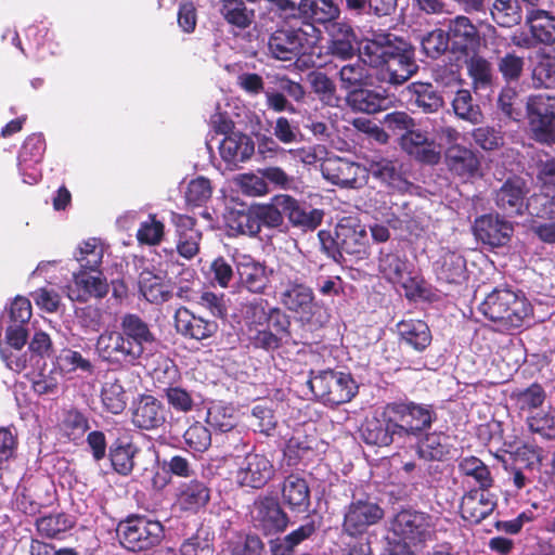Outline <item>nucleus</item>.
Returning a JSON list of instances; mask_svg holds the SVG:
<instances>
[{"instance_id": "obj_12", "label": "nucleus", "mask_w": 555, "mask_h": 555, "mask_svg": "<svg viewBox=\"0 0 555 555\" xmlns=\"http://www.w3.org/2000/svg\"><path fill=\"white\" fill-rule=\"evenodd\" d=\"M529 188L520 177L506 179L494 192L495 207L504 217L514 218L522 216L526 211L531 215L533 197L528 198Z\"/></svg>"}, {"instance_id": "obj_5", "label": "nucleus", "mask_w": 555, "mask_h": 555, "mask_svg": "<svg viewBox=\"0 0 555 555\" xmlns=\"http://www.w3.org/2000/svg\"><path fill=\"white\" fill-rule=\"evenodd\" d=\"M307 385L317 400L328 405L347 403L358 392V385L350 373L333 369L310 370Z\"/></svg>"}, {"instance_id": "obj_32", "label": "nucleus", "mask_w": 555, "mask_h": 555, "mask_svg": "<svg viewBox=\"0 0 555 555\" xmlns=\"http://www.w3.org/2000/svg\"><path fill=\"white\" fill-rule=\"evenodd\" d=\"M281 495L283 503L292 512L305 513L311 505L309 483L299 473H291L284 478Z\"/></svg>"}, {"instance_id": "obj_51", "label": "nucleus", "mask_w": 555, "mask_h": 555, "mask_svg": "<svg viewBox=\"0 0 555 555\" xmlns=\"http://www.w3.org/2000/svg\"><path fill=\"white\" fill-rule=\"evenodd\" d=\"M459 472L462 476L470 477L478 485L477 489L489 490L494 482L489 467L477 456L470 455L459 461Z\"/></svg>"}, {"instance_id": "obj_38", "label": "nucleus", "mask_w": 555, "mask_h": 555, "mask_svg": "<svg viewBox=\"0 0 555 555\" xmlns=\"http://www.w3.org/2000/svg\"><path fill=\"white\" fill-rule=\"evenodd\" d=\"M75 518L65 513H50L36 518L35 528L37 533L48 540H60L64 534L74 528Z\"/></svg>"}, {"instance_id": "obj_55", "label": "nucleus", "mask_w": 555, "mask_h": 555, "mask_svg": "<svg viewBox=\"0 0 555 555\" xmlns=\"http://www.w3.org/2000/svg\"><path fill=\"white\" fill-rule=\"evenodd\" d=\"M525 57L515 51L496 57V69L504 83H519L525 73Z\"/></svg>"}, {"instance_id": "obj_10", "label": "nucleus", "mask_w": 555, "mask_h": 555, "mask_svg": "<svg viewBox=\"0 0 555 555\" xmlns=\"http://www.w3.org/2000/svg\"><path fill=\"white\" fill-rule=\"evenodd\" d=\"M385 516L384 508L369 495L354 496L344 509L343 532L351 538L363 535L367 529L377 525Z\"/></svg>"}, {"instance_id": "obj_35", "label": "nucleus", "mask_w": 555, "mask_h": 555, "mask_svg": "<svg viewBox=\"0 0 555 555\" xmlns=\"http://www.w3.org/2000/svg\"><path fill=\"white\" fill-rule=\"evenodd\" d=\"M238 287L253 294H263L268 287L269 279L266 267L250 257L244 256L236 263Z\"/></svg>"}, {"instance_id": "obj_61", "label": "nucleus", "mask_w": 555, "mask_h": 555, "mask_svg": "<svg viewBox=\"0 0 555 555\" xmlns=\"http://www.w3.org/2000/svg\"><path fill=\"white\" fill-rule=\"evenodd\" d=\"M206 423L221 434L232 429L236 424L233 409L222 403H212L207 410Z\"/></svg>"}, {"instance_id": "obj_33", "label": "nucleus", "mask_w": 555, "mask_h": 555, "mask_svg": "<svg viewBox=\"0 0 555 555\" xmlns=\"http://www.w3.org/2000/svg\"><path fill=\"white\" fill-rule=\"evenodd\" d=\"M266 326H269L271 328V334L276 337V340L273 343L272 347L259 348L260 350L269 352L280 349L283 345H298L307 343L306 336L304 334L295 336L292 333L291 317L280 307L269 308V318Z\"/></svg>"}, {"instance_id": "obj_60", "label": "nucleus", "mask_w": 555, "mask_h": 555, "mask_svg": "<svg viewBox=\"0 0 555 555\" xmlns=\"http://www.w3.org/2000/svg\"><path fill=\"white\" fill-rule=\"evenodd\" d=\"M379 271L392 283H402L408 273L406 260L400 258L397 254H380L378 259Z\"/></svg>"}, {"instance_id": "obj_48", "label": "nucleus", "mask_w": 555, "mask_h": 555, "mask_svg": "<svg viewBox=\"0 0 555 555\" xmlns=\"http://www.w3.org/2000/svg\"><path fill=\"white\" fill-rule=\"evenodd\" d=\"M46 149V139L42 133H31L25 139L18 153L21 175H26L28 168L38 166L42 162Z\"/></svg>"}, {"instance_id": "obj_53", "label": "nucleus", "mask_w": 555, "mask_h": 555, "mask_svg": "<svg viewBox=\"0 0 555 555\" xmlns=\"http://www.w3.org/2000/svg\"><path fill=\"white\" fill-rule=\"evenodd\" d=\"M468 76L475 90H487L494 83L493 67L490 61L481 55H473L467 62Z\"/></svg>"}, {"instance_id": "obj_46", "label": "nucleus", "mask_w": 555, "mask_h": 555, "mask_svg": "<svg viewBox=\"0 0 555 555\" xmlns=\"http://www.w3.org/2000/svg\"><path fill=\"white\" fill-rule=\"evenodd\" d=\"M163 398L168 408L178 414H189L198 405L195 391L173 383H169L163 388Z\"/></svg>"}, {"instance_id": "obj_50", "label": "nucleus", "mask_w": 555, "mask_h": 555, "mask_svg": "<svg viewBox=\"0 0 555 555\" xmlns=\"http://www.w3.org/2000/svg\"><path fill=\"white\" fill-rule=\"evenodd\" d=\"M139 291L146 301L154 305L167 302L172 297L170 283L152 273L142 275L139 281Z\"/></svg>"}, {"instance_id": "obj_41", "label": "nucleus", "mask_w": 555, "mask_h": 555, "mask_svg": "<svg viewBox=\"0 0 555 555\" xmlns=\"http://www.w3.org/2000/svg\"><path fill=\"white\" fill-rule=\"evenodd\" d=\"M314 440L307 436H292L283 450L288 466H308L315 461L318 452L313 446Z\"/></svg>"}, {"instance_id": "obj_44", "label": "nucleus", "mask_w": 555, "mask_h": 555, "mask_svg": "<svg viewBox=\"0 0 555 555\" xmlns=\"http://www.w3.org/2000/svg\"><path fill=\"white\" fill-rule=\"evenodd\" d=\"M369 171L375 179H378L392 190L404 192L410 186L409 181L403 177L400 168L393 160L383 158L373 162L370 165Z\"/></svg>"}, {"instance_id": "obj_37", "label": "nucleus", "mask_w": 555, "mask_h": 555, "mask_svg": "<svg viewBox=\"0 0 555 555\" xmlns=\"http://www.w3.org/2000/svg\"><path fill=\"white\" fill-rule=\"evenodd\" d=\"M357 35L351 25L346 22H337L332 26L328 52L343 61L350 60L356 54L354 43Z\"/></svg>"}, {"instance_id": "obj_52", "label": "nucleus", "mask_w": 555, "mask_h": 555, "mask_svg": "<svg viewBox=\"0 0 555 555\" xmlns=\"http://www.w3.org/2000/svg\"><path fill=\"white\" fill-rule=\"evenodd\" d=\"M452 108L460 119L477 125L482 121L483 114L478 103L467 89H459L452 100Z\"/></svg>"}, {"instance_id": "obj_58", "label": "nucleus", "mask_w": 555, "mask_h": 555, "mask_svg": "<svg viewBox=\"0 0 555 555\" xmlns=\"http://www.w3.org/2000/svg\"><path fill=\"white\" fill-rule=\"evenodd\" d=\"M338 77L340 88L347 93L359 87H365L370 79V74L365 64L358 60L354 63H348L341 66L338 72Z\"/></svg>"}, {"instance_id": "obj_39", "label": "nucleus", "mask_w": 555, "mask_h": 555, "mask_svg": "<svg viewBox=\"0 0 555 555\" xmlns=\"http://www.w3.org/2000/svg\"><path fill=\"white\" fill-rule=\"evenodd\" d=\"M526 25L538 43H555V15L545 10L531 9L526 16Z\"/></svg>"}, {"instance_id": "obj_17", "label": "nucleus", "mask_w": 555, "mask_h": 555, "mask_svg": "<svg viewBox=\"0 0 555 555\" xmlns=\"http://www.w3.org/2000/svg\"><path fill=\"white\" fill-rule=\"evenodd\" d=\"M291 20H302L313 31L315 26L327 28L330 24L337 23L340 8L335 0H299Z\"/></svg>"}, {"instance_id": "obj_43", "label": "nucleus", "mask_w": 555, "mask_h": 555, "mask_svg": "<svg viewBox=\"0 0 555 555\" xmlns=\"http://www.w3.org/2000/svg\"><path fill=\"white\" fill-rule=\"evenodd\" d=\"M337 238L340 240V249L344 254L363 258L367 251V236L364 229L353 228L349 224H337Z\"/></svg>"}, {"instance_id": "obj_45", "label": "nucleus", "mask_w": 555, "mask_h": 555, "mask_svg": "<svg viewBox=\"0 0 555 555\" xmlns=\"http://www.w3.org/2000/svg\"><path fill=\"white\" fill-rule=\"evenodd\" d=\"M449 436L442 431L426 434L417 442V455L425 461H443L450 453Z\"/></svg>"}, {"instance_id": "obj_64", "label": "nucleus", "mask_w": 555, "mask_h": 555, "mask_svg": "<svg viewBox=\"0 0 555 555\" xmlns=\"http://www.w3.org/2000/svg\"><path fill=\"white\" fill-rule=\"evenodd\" d=\"M382 124L384 129L390 135L398 138V141H400L403 135L416 126L414 118L406 112L401 111H395L386 114Z\"/></svg>"}, {"instance_id": "obj_25", "label": "nucleus", "mask_w": 555, "mask_h": 555, "mask_svg": "<svg viewBox=\"0 0 555 555\" xmlns=\"http://www.w3.org/2000/svg\"><path fill=\"white\" fill-rule=\"evenodd\" d=\"M400 147L420 163L436 165L440 159V152L436 149L434 138L425 130L412 128L399 141Z\"/></svg>"}, {"instance_id": "obj_7", "label": "nucleus", "mask_w": 555, "mask_h": 555, "mask_svg": "<svg viewBox=\"0 0 555 555\" xmlns=\"http://www.w3.org/2000/svg\"><path fill=\"white\" fill-rule=\"evenodd\" d=\"M116 534L124 548L137 553L159 545L165 537V530L158 520L131 515L118 522Z\"/></svg>"}, {"instance_id": "obj_4", "label": "nucleus", "mask_w": 555, "mask_h": 555, "mask_svg": "<svg viewBox=\"0 0 555 555\" xmlns=\"http://www.w3.org/2000/svg\"><path fill=\"white\" fill-rule=\"evenodd\" d=\"M279 301L285 310L292 312L296 320L309 331L323 327L328 321V313L315 300L313 289L305 283L288 282L279 293Z\"/></svg>"}, {"instance_id": "obj_13", "label": "nucleus", "mask_w": 555, "mask_h": 555, "mask_svg": "<svg viewBox=\"0 0 555 555\" xmlns=\"http://www.w3.org/2000/svg\"><path fill=\"white\" fill-rule=\"evenodd\" d=\"M431 516L414 509H401L390 521V529L404 544L418 545L431 539Z\"/></svg>"}, {"instance_id": "obj_8", "label": "nucleus", "mask_w": 555, "mask_h": 555, "mask_svg": "<svg viewBox=\"0 0 555 555\" xmlns=\"http://www.w3.org/2000/svg\"><path fill=\"white\" fill-rule=\"evenodd\" d=\"M525 117L531 139L551 146L555 143V95L530 94L525 103Z\"/></svg>"}, {"instance_id": "obj_18", "label": "nucleus", "mask_w": 555, "mask_h": 555, "mask_svg": "<svg viewBox=\"0 0 555 555\" xmlns=\"http://www.w3.org/2000/svg\"><path fill=\"white\" fill-rule=\"evenodd\" d=\"M324 179L343 188H358L360 178H365L366 169L358 163L339 156L325 157L321 163Z\"/></svg>"}, {"instance_id": "obj_19", "label": "nucleus", "mask_w": 555, "mask_h": 555, "mask_svg": "<svg viewBox=\"0 0 555 555\" xmlns=\"http://www.w3.org/2000/svg\"><path fill=\"white\" fill-rule=\"evenodd\" d=\"M108 291L109 285L102 271L78 270L73 273V284L68 286L67 296L72 301L87 302L91 298H104Z\"/></svg>"}, {"instance_id": "obj_14", "label": "nucleus", "mask_w": 555, "mask_h": 555, "mask_svg": "<svg viewBox=\"0 0 555 555\" xmlns=\"http://www.w3.org/2000/svg\"><path fill=\"white\" fill-rule=\"evenodd\" d=\"M275 475L273 461L264 453L249 451L237 463L235 482L241 488L262 489Z\"/></svg>"}, {"instance_id": "obj_24", "label": "nucleus", "mask_w": 555, "mask_h": 555, "mask_svg": "<svg viewBox=\"0 0 555 555\" xmlns=\"http://www.w3.org/2000/svg\"><path fill=\"white\" fill-rule=\"evenodd\" d=\"M173 322L178 334L198 341L212 337L218 331V324L215 321L195 315L183 306L176 310Z\"/></svg>"}, {"instance_id": "obj_27", "label": "nucleus", "mask_w": 555, "mask_h": 555, "mask_svg": "<svg viewBox=\"0 0 555 555\" xmlns=\"http://www.w3.org/2000/svg\"><path fill=\"white\" fill-rule=\"evenodd\" d=\"M282 202L284 218L292 227L306 232L315 230L322 223L323 210L311 208L288 194H282Z\"/></svg>"}, {"instance_id": "obj_54", "label": "nucleus", "mask_w": 555, "mask_h": 555, "mask_svg": "<svg viewBox=\"0 0 555 555\" xmlns=\"http://www.w3.org/2000/svg\"><path fill=\"white\" fill-rule=\"evenodd\" d=\"M531 80L534 89L555 88V50L539 56L531 70Z\"/></svg>"}, {"instance_id": "obj_1", "label": "nucleus", "mask_w": 555, "mask_h": 555, "mask_svg": "<svg viewBox=\"0 0 555 555\" xmlns=\"http://www.w3.org/2000/svg\"><path fill=\"white\" fill-rule=\"evenodd\" d=\"M157 338L151 326L139 314L126 313L121 317L118 330L103 331L95 343L99 358L116 367H130L140 364L146 356V347Z\"/></svg>"}, {"instance_id": "obj_23", "label": "nucleus", "mask_w": 555, "mask_h": 555, "mask_svg": "<svg viewBox=\"0 0 555 555\" xmlns=\"http://www.w3.org/2000/svg\"><path fill=\"white\" fill-rule=\"evenodd\" d=\"M473 229L476 238L491 247L506 245L514 230L512 223L501 219L498 214H488L478 217L475 220Z\"/></svg>"}, {"instance_id": "obj_34", "label": "nucleus", "mask_w": 555, "mask_h": 555, "mask_svg": "<svg viewBox=\"0 0 555 555\" xmlns=\"http://www.w3.org/2000/svg\"><path fill=\"white\" fill-rule=\"evenodd\" d=\"M210 492V488L204 481L192 479L181 482L176 494V503L183 512L197 513L209 503Z\"/></svg>"}, {"instance_id": "obj_47", "label": "nucleus", "mask_w": 555, "mask_h": 555, "mask_svg": "<svg viewBox=\"0 0 555 555\" xmlns=\"http://www.w3.org/2000/svg\"><path fill=\"white\" fill-rule=\"evenodd\" d=\"M255 208L260 230L262 228L279 231L287 230V225L284 223L282 194L271 197L268 204L255 205Z\"/></svg>"}, {"instance_id": "obj_57", "label": "nucleus", "mask_w": 555, "mask_h": 555, "mask_svg": "<svg viewBox=\"0 0 555 555\" xmlns=\"http://www.w3.org/2000/svg\"><path fill=\"white\" fill-rule=\"evenodd\" d=\"M490 13L493 21L501 27H513L522 20L517 0H495L490 8Z\"/></svg>"}, {"instance_id": "obj_22", "label": "nucleus", "mask_w": 555, "mask_h": 555, "mask_svg": "<svg viewBox=\"0 0 555 555\" xmlns=\"http://www.w3.org/2000/svg\"><path fill=\"white\" fill-rule=\"evenodd\" d=\"M167 413L159 399L152 395H140L133 403L131 422L141 430H155L166 424Z\"/></svg>"}, {"instance_id": "obj_3", "label": "nucleus", "mask_w": 555, "mask_h": 555, "mask_svg": "<svg viewBox=\"0 0 555 555\" xmlns=\"http://www.w3.org/2000/svg\"><path fill=\"white\" fill-rule=\"evenodd\" d=\"M479 311L503 331L522 327L533 317V307L521 291L496 287L479 305Z\"/></svg>"}, {"instance_id": "obj_30", "label": "nucleus", "mask_w": 555, "mask_h": 555, "mask_svg": "<svg viewBox=\"0 0 555 555\" xmlns=\"http://www.w3.org/2000/svg\"><path fill=\"white\" fill-rule=\"evenodd\" d=\"M399 343L414 352L423 353L433 343L428 324L420 319L401 320L396 324Z\"/></svg>"}, {"instance_id": "obj_6", "label": "nucleus", "mask_w": 555, "mask_h": 555, "mask_svg": "<svg viewBox=\"0 0 555 555\" xmlns=\"http://www.w3.org/2000/svg\"><path fill=\"white\" fill-rule=\"evenodd\" d=\"M388 414L397 427L398 438L418 437L437 421L433 404L399 400L388 403Z\"/></svg>"}, {"instance_id": "obj_49", "label": "nucleus", "mask_w": 555, "mask_h": 555, "mask_svg": "<svg viewBox=\"0 0 555 555\" xmlns=\"http://www.w3.org/2000/svg\"><path fill=\"white\" fill-rule=\"evenodd\" d=\"M219 13L229 25L241 30L248 28L255 18L254 10L244 0H220Z\"/></svg>"}, {"instance_id": "obj_9", "label": "nucleus", "mask_w": 555, "mask_h": 555, "mask_svg": "<svg viewBox=\"0 0 555 555\" xmlns=\"http://www.w3.org/2000/svg\"><path fill=\"white\" fill-rule=\"evenodd\" d=\"M268 300L255 298L244 306L243 336L247 345L254 349L270 348L276 340L271 328L266 326L269 318Z\"/></svg>"}, {"instance_id": "obj_16", "label": "nucleus", "mask_w": 555, "mask_h": 555, "mask_svg": "<svg viewBox=\"0 0 555 555\" xmlns=\"http://www.w3.org/2000/svg\"><path fill=\"white\" fill-rule=\"evenodd\" d=\"M444 165L451 176L463 182L481 175V157L478 152L460 143L446 149Z\"/></svg>"}, {"instance_id": "obj_62", "label": "nucleus", "mask_w": 555, "mask_h": 555, "mask_svg": "<svg viewBox=\"0 0 555 555\" xmlns=\"http://www.w3.org/2000/svg\"><path fill=\"white\" fill-rule=\"evenodd\" d=\"M165 235V224L158 220L155 214H150L147 220L140 223L137 231V240L140 244L159 245Z\"/></svg>"}, {"instance_id": "obj_15", "label": "nucleus", "mask_w": 555, "mask_h": 555, "mask_svg": "<svg viewBox=\"0 0 555 555\" xmlns=\"http://www.w3.org/2000/svg\"><path fill=\"white\" fill-rule=\"evenodd\" d=\"M57 503V492L53 481L46 477L31 480L16 498V507L27 516H37L42 509Z\"/></svg>"}, {"instance_id": "obj_21", "label": "nucleus", "mask_w": 555, "mask_h": 555, "mask_svg": "<svg viewBox=\"0 0 555 555\" xmlns=\"http://www.w3.org/2000/svg\"><path fill=\"white\" fill-rule=\"evenodd\" d=\"M302 28H278L268 40L270 55L280 61H292L305 53Z\"/></svg>"}, {"instance_id": "obj_31", "label": "nucleus", "mask_w": 555, "mask_h": 555, "mask_svg": "<svg viewBox=\"0 0 555 555\" xmlns=\"http://www.w3.org/2000/svg\"><path fill=\"white\" fill-rule=\"evenodd\" d=\"M139 448L133 441V437L128 431L119 436L111 443L108 448V459L112 468L120 476H129L134 468V457Z\"/></svg>"}, {"instance_id": "obj_36", "label": "nucleus", "mask_w": 555, "mask_h": 555, "mask_svg": "<svg viewBox=\"0 0 555 555\" xmlns=\"http://www.w3.org/2000/svg\"><path fill=\"white\" fill-rule=\"evenodd\" d=\"M222 159L233 166L250 158L255 152L253 139L242 132L231 133L221 141L219 146Z\"/></svg>"}, {"instance_id": "obj_59", "label": "nucleus", "mask_w": 555, "mask_h": 555, "mask_svg": "<svg viewBox=\"0 0 555 555\" xmlns=\"http://www.w3.org/2000/svg\"><path fill=\"white\" fill-rule=\"evenodd\" d=\"M101 400L106 412L120 414L127 406V395L121 383L118 379L105 383Z\"/></svg>"}, {"instance_id": "obj_11", "label": "nucleus", "mask_w": 555, "mask_h": 555, "mask_svg": "<svg viewBox=\"0 0 555 555\" xmlns=\"http://www.w3.org/2000/svg\"><path fill=\"white\" fill-rule=\"evenodd\" d=\"M250 522L263 535H275L286 530L289 524L287 513L272 495L258 496L250 507Z\"/></svg>"}, {"instance_id": "obj_2", "label": "nucleus", "mask_w": 555, "mask_h": 555, "mask_svg": "<svg viewBox=\"0 0 555 555\" xmlns=\"http://www.w3.org/2000/svg\"><path fill=\"white\" fill-rule=\"evenodd\" d=\"M362 53L379 69L382 80L391 85L404 83L418 70L414 47L392 33H374Z\"/></svg>"}, {"instance_id": "obj_42", "label": "nucleus", "mask_w": 555, "mask_h": 555, "mask_svg": "<svg viewBox=\"0 0 555 555\" xmlns=\"http://www.w3.org/2000/svg\"><path fill=\"white\" fill-rule=\"evenodd\" d=\"M346 102L352 111L375 114L386 107L387 98L375 90L359 87L346 93Z\"/></svg>"}, {"instance_id": "obj_29", "label": "nucleus", "mask_w": 555, "mask_h": 555, "mask_svg": "<svg viewBox=\"0 0 555 555\" xmlns=\"http://www.w3.org/2000/svg\"><path fill=\"white\" fill-rule=\"evenodd\" d=\"M361 436L366 444L388 447L397 437V427L388 414V403L379 416L366 418L361 428Z\"/></svg>"}, {"instance_id": "obj_28", "label": "nucleus", "mask_w": 555, "mask_h": 555, "mask_svg": "<svg viewBox=\"0 0 555 555\" xmlns=\"http://www.w3.org/2000/svg\"><path fill=\"white\" fill-rule=\"evenodd\" d=\"M496 507V496L488 490L472 489L461 501L460 513L464 520L479 524L492 514Z\"/></svg>"}, {"instance_id": "obj_26", "label": "nucleus", "mask_w": 555, "mask_h": 555, "mask_svg": "<svg viewBox=\"0 0 555 555\" xmlns=\"http://www.w3.org/2000/svg\"><path fill=\"white\" fill-rule=\"evenodd\" d=\"M447 34L451 50L455 53L467 55L469 52H475L480 44L477 27L464 15H459L449 22Z\"/></svg>"}, {"instance_id": "obj_40", "label": "nucleus", "mask_w": 555, "mask_h": 555, "mask_svg": "<svg viewBox=\"0 0 555 555\" xmlns=\"http://www.w3.org/2000/svg\"><path fill=\"white\" fill-rule=\"evenodd\" d=\"M408 90L411 94L410 103L424 114L437 113L444 104L442 95L430 82H412Z\"/></svg>"}, {"instance_id": "obj_63", "label": "nucleus", "mask_w": 555, "mask_h": 555, "mask_svg": "<svg viewBox=\"0 0 555 555\" xmlns=\"http://www.w3.org/2000/svg\"><path fill=\"white\" fill-rule=\"evenodd\" d=\"M183 440L191 451L203 453L211 446V433L208 427L196 421L186 428Z\"/></svg>"}, {"instance_id": "obj_56", "label": "nucleus", "mask_w": 555, "mask_h": 555, "mask_svg": "<svg viewBox=\"0 0 555 555\" xmlns=\"http://www.w3.org/2000/svg\"><path fill=\"white\" fill-rule=\"evenodd\" d=\"M511 398L520 411L531 412L543 405L546 391L541 384L532 383L526 388L515 389Z\"/></svg>"}, {"instance_id": "obj_20", "label": "nucleus", "mask_w": 555, "mask_h": 555, "mask_svg": "<svg viewBox=\"0 0 555 555\" xmlns=\"http://www.w3.org/2000/svg\"><path fill=\"white\" fill-rule=\"evenodd\" d=\"M433 269L441 285L459 286L468 279L466 259L457 250L442 248L433 263Z\"/></svg>"}]
</instances>
